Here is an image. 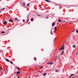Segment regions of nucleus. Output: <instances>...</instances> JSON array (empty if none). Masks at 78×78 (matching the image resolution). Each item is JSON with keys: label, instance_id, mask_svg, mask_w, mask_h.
<instances>
[{"label": "nucleus", "instance_id": "42", "mask_svg": "<svg viewBox=\"0 0 78 78\" xmlns=\"http://www.w3.org/2000/svg\"><path fill=\"white\" fill-rule=\"evenodd\" d=\"M59 23H58L57 24V25H58Z\"/></svg>", "mask_w": 78, "mask_h": 78}, {"label": "nucleus", "instance_id": "14", "mask_svg": "<svg viewBox=\"0 0 78 78\" xmlns=\"http://www.w3.org/2000/svg\"><path fill=\"white\" fill-rule=\"evenodd\" d=\"M64 51H62V53L61 54V55H62V54H64Z\"/></svg>", "mask_w": 78, "mask_h": 78}, {"label": "nucleus", "instance_id": "12", "mask_svg": "<svg viewBox=\"0 0 78 78\" xmlns=\"http://www.w3.org/2000/svg\"><path fill=\"white\" fill-rule=\"evenodd\" d=\"M73 48H75L76 47V46L75 45H73Z\"/></svg>", "mask_w": 78, "mask_h": 78}, {"label": "nucleus", "instance_id": "31", "mask_svg": "<svg viewBox=\"0 0 78 78\" xmlns=\"http://www.w3.org/2000/svg\"><path fill=\"white\" fill-rule=\"evenodd\" d=\"M51 64H53V62H50Z\"/></svg>", "mask_w": 78, "mask_h": 78}, {"label": "nucleus", "instance_id": "43", "mask_svg": "<svg viewBox=\"0 0 78 78\" xmlns=\"http://www.w3.org/2000/svg\"><path fill=\"white\" fill-rule=\"evenodd\" d=\"M17 73V72H16L15 73Z\"/></svg>", "mask_w": 78, "mask_h": 78}, {"label": "nucleus", "instance_id": "35", "mask_svg": "<svg viewBox=\"0 0 78 78\" xmlns=\"http://www.w3.org/2000/svg\"><path fill=\"white\" fill-rule=\"evenodd\" d=\"M78 55V52H77V53L76 54V55Z\"/></svg>", "mask_w": 78, "mask_h": 78}, {"label": "nucleus", "instance_id": "16", "mask_svg": "<svg viewBox=\"0 0 78 78\" xmlns=\"http://www.w3.org/2000/svg\"><path fill=\"white\" fill-rule=\"evenodd\" d=\"M15 20H18V19H17V18H15Z\"/></svg>", "mask_w": 78, "mask_h": 78}, {"label": "nucleus", "instance_id": "5", "mask_svg": "<svg viewBox=\"0 0 78 78\" xmlns=\"http://www.w3.org/2000/svg\"><path fill=\"white\" fill-rule=\"evenodd\" d=\"M55 25V23H53L52 24V27H53V26H54Z\"/></svg>", "mask_w": 78, "mask_h": 78}, {"label": "nucleus", "instance_id": "6", "mask_svg": "<svg viewBox=\"0 0 78 78\" xmlns=\"http://www.w3.org/2000/svg\"><path fill=\"white\" fill-rule=\"evenodd\" d=\"M5 32L4 31H2L1 32V33H2V34H4L5 33Z\"/></svg>", "mask_w": 78, "mask_h": 78}, {"label": "nucleus", "instance_id": "9", "mask_svg": "<svg viewBox=\"0 0 78 78\" xmlns=\"http://www.w3.org/2000/svg\"><path fill=\"white\" fill-rule=\"evenodd\" d=\"M33 18H32L31 19V22H33Z\"/></svg>", "mask_w": 78, "mask_h": 78}, {"label": "nucleus", "instance_id": "1", "mask_svg": "<svg viewBox=\"0 0 78 78\" xmlns=\"http://www.w3.org/2000/svg\"><path fill=\"white\" fill-rule=\"evenodd\" d=\"M64 44H63L62 46V48L59 49V50H64Z\"/></svg>", "mask_w": 78, "mask_h": 78}, {"label": "nucleus", "instance_id": "20", "mask_svg": "<svg viewBox=\"0 0 78 78\" xmlns=\"http://www.w3.org/2000/svg\"><path fill=\"white\" fill-rule=\"evenodd\" d=\"M56 27H55V30H56Z\"/></svg>", "mask_w": 78, "mask_h": 78}, {"label": "nucleus", "instance_id": "29", "mask_svg": "<svg viewBox=\"0 0 78 78\" xmlns=\"http://www.w3.org/2000/svg\"><path fill=\"white\" fill-rule=\"evenodd\" d=\"M23 5H25V2H24L23 3Z\"/></svg>", "mask_w": 78, "mask_h": 78}, {"label": "nucleus", "instance_id": "2", "mask_svg": "<svg viewBox=\"0 0 78 78\" xmlns=\"http://www.w3.org/2000/svg\"><path fill=\"white\" fill-rule=\"evenodd\" d=\"M64 44H63L62 46V48L59 49V50H64Z\"/></svg>", "mask_w": 78, "mask_h": 78}, {"label": "nucleus", "instance_id": "26", "mask_svg": "<svg viewBox=\"0 0 78 78\" xmlns=\"http://www.w3.org/2000/svg\"><path fill=\"white\" fill-rule=\"evenodd\" d=\"M47 64H51L50 63H48Z\"/></svg>", "mask_w": 78, "mask_h": 78}, {"label": "nucleus", "instance_id": "15", "mask_svg": "<svg viewBox=\"0 0 78 78\" xmlns=\"http://www.w3.org/2000/svg\"><path fill=\"white\" fill-rule=\"evenodd\" d=\"M34 61H36V57H34Z\"/></svg>", "mask_w": 78, "mask_h": 78}, {"label": "nucleus", "instance_id": "47", "mask_svg": "<svg viewBox=\"0 0 78 78\" xmlns=\"http://www.w3.org/2000/svg\"><path fill=\"white\" fill-rule=\"evenodd\" d=\"M2 9H1V10H2Z\"/></svg>", "mask_w": 78, "mask_h": 78}, {"label": "nucleus", "instance_id": "11", "mask_svg": "<svg viewBox=\"0 0 78 78\" xmlns=\"http://www.w3.org/2000/svg\"><path fill=\"white\" fill-rule=\"evenodd\" d=\"M16 68L17 69H18V70H20V68L16 67Z\"/></svg>", "mask_w": 78, "mask_h": 78}, {"label": "nucleus", "instance_id": "46", "mask_svg": "<svg viewBox=\"0 0 78 78\" xmlns=\"http://www.w3.org/2000/svg\"><path fill=\"white\" fill-rule=\"evenodd\" d=\"M0 1H2V0H0Z\"/></svg>", "mask_w": 78, "mask_h": 78}, {"label": "nucleus", "instance_id": "17", "mask_svg": "<svg viewBox=\"0 0 78 78\" xmlns=\"http://www.w3.org/2000/svg\"><path fill=\"white\" fill-rule=\"evenodd\" d=\"M37 16H41V15H39L38 14H37Z\"/></svg>", "mask_w": 78, "mask_h": 78}, {"label": "nucleus", "instance_id": "44", "mask_svg": "<svg viewBox=\"0 0 78 78\" xmlns=\"http://www.w3.org/2000/svg\"><path fill=\"white\" fill-rule=\"evenodd\" d=\"M70 76H69V77H70Z\"/></svg>", "mask_w": 78, "mask_h": 78}, {"label": "nucleus", "instance_id": "38", "mask_svg": "<svg viewBox=\"0 0 78 78\" xmlns=\"http://www.w3.org/2000/svg\"><path fill=\"white\" fill-rule=\"evenodd\" d=\"M28 21H29V19H28L27 21H28Z\"/></svg>", "mask_w": 78, "mask_h": 78}, {"label": "nucleus", "instance_id": "32", "mask_svg": "<svg viewBox=\"0 0 78 78\" xmlns=\"http://www.w3.org/2000/svg\"><path fill=\"white\" fill-rule=\"evenodd\" d=\"M46 19H48V17H47Z\"/></svg>", "mask_w": 78, "mask_h": 78}, {"label": "nucleus", "instance_id": "23", "mask_svg": "<svg viewBox=\"0 0 78 78\" xmlns=\"http://www.w3.org/2000/svg\"><path fill=\"white\" fill-rule=\"evenodd\" d=\"M56 59H57V57H56L55 58V61H56Z\"/></svg>", "mask_w": 78, "mask_h": 78}, {"label": "nucleus", "instance_id": "4", "mask_svg": "<svg viewBox=\"0 0 78 78\" xmlns=\"http://www.w3.org/2000/svg\"><path fill=\"white\" fill-rule=\"evenodd\" d=\"M13 20H12V19H10L9 20V22H12Z\"/></svg>", "mask_w": 78, "mask_h": 78}, {"label": "nucleus", "instance_id": "3", "mask_svg": "<svg viewBox=\"0 0 78 78\" xmlns=\"http://www.w3.org/2000/svg\"><path fill=\"white\" fill-rule=\"evenodd\" d=\"M3 23L5 25H7V22L6 21H4Z\"/></svg>", "mask_w": 78, "mask_h": 78}, {"label": "nucleus", "instance_id": "33", "mask_svg": "<svg viewBox=\"0 0 78 78\" xmlns=\"http://www.w3.org/2000/svg\"><path fill=\"white\" fill-rule=\"evenodd\" d=\"M74 31H75V30H73V32H74Z\"/></svg>", "mask_w": 78, "mask_h": 78}, {"label": "nucleus", "instance_id": "48", "mask_svg": "<svg viewBox=\"0 0 78 78\" xmlns=\"http://www.w3.org/2000/svg\"><path fill=\"white\" fill-rule=\"evenodd\" d=\"M73 78H74V77H73Z\"/></svg>", "mask_w": 78, "mask_h": 78}, {"label": "nucleus", "instance_id": "40", "mask_svg": "<svg viewBox=\"0 0 78 78\" xmlns=\"http://www.w3.org/2000/svg\"><path fill=\"white\" fill-rule=\"evenodd\" d=\"M58 71L57 70H56L55 71V72H58Z\"/></svg>", "mask_w": 78, "mask_h": 78}, {"label": "nucleus", "instance_id": "24", "mask_svg": "<svg viewBox=\"0 0 78 78\" xmlns=\"http://www.w3.org/2000/svg\"><path fill=\"white\" fill-rule=\"evenodd\" d=\"M73 75H74V74H71V75H70V76H73Z\"/></svg>", "mask_w": 78, "mask_h": 78}, {"label": "nucleus", "instance_id": "37", "mask_svg": "<svg viewBox=\"0 0 78 78\" xmlns=\"http://www.w3.org/2000/svg\"><path fill=\"white\" fill-rule=\"evenodd\" d=\"M18 78H20V77H19V76H18Z\"/></svg>", "mask_w": 78, "mask_h": 78}, {"label": "nucleus", "instance_id": "28", "mask_svg": "<svg viewBox=\"0 0 78 78\" xmlns=\"http://www.w3.org/2000/svg\"><path fill=\"white\" fill-rule=\"evenodd\" d=\"M23 20V22H25V20Z\"/></svg>", "mask_w": 78, "mask_h": 78}, {"label": "nucleus", "instance_id": "18", "mask_svg": "<svg viewBox=\"0 0 78 78\" xmlns=\"http://www.w3.org/2000/svg\"><path fill=\"white\" fill-rule=\"evenodd\" d=\"M76 32L77 33H78V30H76Z\"/></svg>", "mask_w": 78, "mask_h": 78}, {"label": "nucleus", "instance_id": "25", "mask_svg": "<svg viewBox=\"0 0 78 78\" xmlns=\"http://www.w3.org/2000/svg\"><path fill=\"white\" fill-rule=\"evenodd\" d=\"M29 5H30V4H27V6H29Z\"/></svg>", "mask_w": 78, "mask_h": 78}, {"label": "nucleus", "instance_id": "21", "mask_svg": "<svg viewBox=\"0 0 78 78\" xmlns=\"http://www.w3.org/2000/svg\"><path fill=\"white\" fill-rule=\"evenodd\" d=\"M46 75V73H44V75H43V76H45V75Z\"/></svg>", "mask_w": 78, "mask_h": 78}, {"label": "nucleus", "instance_id": "10", "mask_svg": "<svg viewBox=\"0 0 78 78\" xmlns=\"http://www.w3.org/2000/svg\"><path fill=\"white\" fill-rule=\"evenodd\" d=\"M20 73V72H18L16 73V75H18L19 73Z\"/></svg>", "mask_w": 78, "mask_h": 78}, {"label": "nucleus", "instance_id": "19", "mask_svg": "<svg viewBox=\"0 0 78 78\" xmlns=\"http://www.w3.org/2000/svg\"><path fill=\"white\" fill-rule=\"evenodd\" d=\"M58 22H61V20H58Z\"/></svg>", "mask_w": 78, "mask_h": 78}, {"label": "nucleus", "instance_id": "22", "mask_svg": "<svg viewBox=\"0 0 78 78\" xmlns=\"http://www.w3.org/2000/svg\"><path fill=\"white\" fill-rule=\"evenodd\" d=\"M10 62L11 64H13V62H12L11 61H10Z\"/></svg>", "mask_w": 78, "mask_h": 78}, {"label": "nucleus", "instance_id": "30", "mask_svg": "<svg viewBox=\"0 0 78 78\" xmlns=\"http://www.w3.org/2000/svg\"><path fill=\"white\" fill-rule=\"evenodd\" d=\"M56 38H55V39H54V41H55L56 40Z\"/></svg>", "mask_w": 78, "mask_h": 78}, {"label": "nucleus", "instance_id": "13", "mask_svg": "<svg viewBox=\"0 0 78 78\" xmlns=\"http://www.w3.org/2000/svg\"><path fill=\"white\" fill-rule=\"evenodd\" d=\"M2 70H3V69H2V68H0V71H2Z\"/></svg>", "mask_w": 78, "mask_h": 78}, {"label": "nucleus", "instance_id": "8", "mask_svg": "<svg viewBox=\"0 0 78 78\" xmlns=\"http://www.w3.org/2000/svg\"><path fill=\"white\" fill-rule=\"evenodd\" d=\"M6 61H7V62H9V60H8V59H6Z\"/></svg>", "mask_w": 78, "mask_h": 78}, {"label": "nucleus", "instance_id": "39", "mask_svg": "<svg viewBox=\"0 0 78 78\" xmlns=\"http://www.w3.org/2000/svg\"><path fill=\"white\" fill-rule=\"evenodd\" d=\"M28 21H27L26 22V23H28Z\"/></svg>", "mask_w": 78, "mask_h": 78}, {"label": "nucleus", "instance_id": "36", "mask_svg": "<svg viewBox=\"0 0 78 78\" xmlns=\"http://www.w3.org/2000/svg\"><path fill=\"white\" fill-rule=\"evenodd\" d=\"M5 9V8H3L2 9V10H3V9Z\"/></svg>", "mask_w": 78, "mask_h": 78}, {"label": "nucleus", "instance_id": "7", "mask_svg": "<svg viewBox=\"0 0 78 78\" xmlns=\"http://www.w3.org/2000/svg\"><path fill=\"white\" fill-rule=\"evenodd\" d=\"M46 2H48V3H49V2H50V1L49 0H45Z\"/></svg>", "mask_w": 78, "mask_h": 78}, {"label": "nucleus", "instance_id": "34", "mask_svg": "<svg viewBox=\"0 0 78 78\" xmlns=\"http://www.w3.org/2000/svg\"><path fill=\"white\" fill-rule=\"evenodd\" d=\"M51 34L52 35H53V34H52V33H51Z\"/></svg>", "mask_w": 78, "mask_h": 78}, {"label": "nucleus", "instance_id": "45", "mask_svg": "<svg viewBox=\"0 0 78 78\" xmlns=\"http://www.w3.org/2000/svg\"><path fill=\"white\" fill-rule=\"evenodd\" d=\"M0 13H1V12H0Z\"/></svg>", "mask_w": 78, "mask_h": 78}, {"label": "nucleus", "instance_id": "41", "mask_svg": "<svg viewBox=\"0 0 78 78\" xmlns=\"http://www.w3.org/2000/svg\"><path fill=\"white\" fill-rule=\"evenodd\" d=\"M55 32H56V30H55Z\"/></svg>", "mask_w": 78, "mask_h": 78}, {"label": "nucleus", "instance_id": "27", "mask_svg": "<svg viewBox=\"0 0 78 78\" xmlns=\"http://www.w3.org/2000/svg\"><path fill=\"white\" fill-rule=\"evenodd\" d=\"M38 67H41V68H42L43 67L42 66H38Z\"/></svg>", "mask_w": 78, "mask_h": 78}]
</instances>
